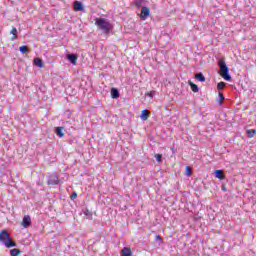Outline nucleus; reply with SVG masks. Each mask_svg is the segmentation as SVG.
I'll list each match as a JSON object with an SVG mask.
<instances>
[{"label":"nucleus","instance_id":"obj_1","mask_svg":"<svg viewBox=\"0 0 256 256\" xmlns=\"http://www.w3.org/2000/svg\"><path fill=\"white\" fill-rule=\"evenodd\" d=\"M95 25L100 31H103L105 35H109L113 31V25L105 18H96Z\"/></svg>","mask_w":256,"mask_h":256},{"label":"nucleus","instance_id":"obj_2","mask_svg":"<svg viewBox=\"0 0 256 256\" xmlns=\"http://www.w3.org/2000/svg\"><path fill=\"white\" fill-rule=\"evenodd\" d=\"M0 243H2L7 249H11V247H17V243L13 241L11 235L7 230H2L0 232Z\"/></svg>","mask_w":256,"mask_h":256},{"label":"nucleus","instance_id":"obj_3","mask_svg":"<svg viewBox=\"0 0 256 256\" xmlns=\"http://www.w3.org/2000/svg\"><path fill=\"white\" fill-rule=\"evenodd\" d=\"M220 68V76L223 78L224 81H231V74H229V66L225 63L224 59L219 60L218 62Z\"/></svg>","mask_w":256,"mask_h":256},{"label":"nucleus","instance_id":"obj_4","mask_svg":"<svg viewBox=\"0 0 256 256\" xmlns=\"http://www.w3.org/2000/svg\"><path fill=\"white\" fill-rule=\"evenodd\" d=\"M46 181H47V185H51V186L59 185L60 183L59 175L57 174V172L49 173L46 176Z\"/></svg>","mask_w":256,"mask_h":256},{"label":"nucleus","instance_id":"obj_5","mask_svg":"<svg viewBox=\"0 0 256 256\" xmlns=\"http://www.w3.org/2000/svg\"><path fill=\"white\" fill-rule=\"evenodd\" d=\"M149 15H151V9L147 6L142 7L140 19H142V21H145V19H147Z\"/></svg>","mask_w":256,"mask_h":256},{"label":"nucleus","instance_id":"obj_6","mask_svg":"<svg viewBox=\"0 0 256 256\" xmlns=\"http://www.w3.org/2000/svg\"><path fill=\"white\" fill-rule=\"evenodd\" d=\"M66 59L71 63V65H77V59H79V56L75 53H70L66 55Z\"/></svg>","mask_w":256,"mask_h":256},{"label":"nucleus","instance_id":"obj_7","mask_svg":"<svg viewBox=\"0 0 256 256\" xmlns=\"http://www.w3.org/2000/svg\"><path fill=\"white\" fill-rule=\"evenodd\" d=\"M54 133L57 135V137H60V139H63L65 137V127L58 126L55 128Z\"/></svg>","mask_w":256,"mask_h":256},{"label":"nucleus","instance_id":"obj_8","mask_svg":"<svg viewBox=\"0 0 256 256\" xmlns=\"http://www.w3.org/2000/svg\"><path fill=\"white\" fill-rule=\"evenodd\" d=\"M22 227H24V229H28V227H31V216L25 215L23 217Z\"/></svg>","mask_w":256,"mask_h":256},{"label":"nucleus","instance_id":"obj_9","mask_svg":"<svg viewBox=\"0 0 256 256\" xmlns=\"http://www.w3.org/2000/svg\"><path fill=\"white\" fill-rule=\"evenodd\" d=\"M74 11H85V7L83 6V2L74 1L73 3Z\"/></svg>","mask_w":256,"mask_h":256},{"label":"nucleus","instance_id":"obj_10","mask_svg":"<svg viewBox=\"0 0 256 256\" xmlns=\"http://www.w3.org/2000/svg\"><path fill=\"white\" fill-rule=\"evenodd\" d=\"M214 176L216 179H219L220 181L225 180V172L223 170H215L214 171Z\"/></svg>","mask_w":256,"mask_h":256},{"label":"nucleus","instance_id":"obj_11","mask_svg":"<svg viewBox=\"0 0 256 256\" xmlns=\"http://www.w3.org/2000/svg\"><path fill=\"white\" fill-rule=\"evenodd\" d=\"M110 94L112 99H119V97L121 96V93H119V89L112 87L110 90Z\"/></svg>","mask_w":256,"mask_h":256},{"label":"nucleus","instance_id":"obj_12","mask_svg":"<svg viewBox=\"0 0 256 256\" xmlns=\"http://www.w3.org/2000/svg\"><path fill=\"white\" fill-rule=\"evenodd\" d=\"M34 65L35 67H39V69H43L45 67L43 59H41L40 57L34 58Z\"/></svg>","mask_w":256,"mask_h":256},{"label":"nucleus","instance_id":"obj_13","mask_svg":"<svg viewBox=\"0 0 256 256\" xmlns=\"http://www.w3.org/2000/svg\"><path fill=\"white\" fill-rule=\"evenodd\" d=\"M140 119L142 121H147V119H149V110H147V109L142 110Z\"/></svg>","mask_w":256,"mask_h":256},{"label":"nucleus","instance_id":"obj_14","mask_svg":"<svg viewBox=\"0 0 256 256\" xmlns=\"http://www.w3.org/2000/svg\"><path fill=\"white\" fill-rule=\"evenodd\" d=\"M195 79H197V81H200V83H205L206 81L205 75H203L201 72L195 74Z\"/></svg>","mask_w":256,"mask_h":256},{"label":"nucleus","instance_id":"obj_15","mask_svg":"<svg viewBox=\"0 0 256 256\" xmlns=\"http://www.w3.org/2000/svg\"><path fill=\"white\" fill-rule=\"evenodd\" d=\"M134 5L137 9H143V5H145V0H134Z\"/></svg>","mask_w":256,"mask_h":256},{"label":"nucleus","instance_id":"obj_16","mask_svg":"<svg viewBox=\"0 0 256 256\" xmlns=\"http://www.w3.org/2000/svg\"><path fill=\"white\" fill-rule=\"evenodd\" d=\"M223 101H225V95H223V92L219 91L218 92V99H217V103L218 105H223Z\"/></svg>","mask_w":256,"mask_h":256},{"label":"nucleus","instance_id":"obj_17","mask_svg":"<svg viewBox=\"0 0 256 256\" xmlns=\"http://www.w3.org/2000/svg\"><path fill=\"white\" fill-rule=\"evenodd\" d=\"M122 256H133V252H131V248L124 247L122 249Z\"/></svg>","mask_w":256,"mask_h":256},{"label":"nucleus","instance_id":"obj_18","mask_svg":"<svg viewBox=\"0 0 256 256\" xmlns=\"http://www.w3.org/2000/svg\"><path fill=\"white\" fill-rule=\"evenodd\" d=\"M246 135L249 139H253V137H255V135H256V130L255 129H248L246 131Z\"/></svg>","mask_w":256,"mask_h":256},{"label":"nucleus","instance_id":"obj_19","mask_svg":"<svg viewBox=\"0 0 256 256\" xmlns=\"http://www.w3.org/2000/svg\"><path fill=\"white\" fill-rule=\"evenodd\" d=\"M189 86H190L191 90L193 91V93H199V86H197V84H195L193 82H189Z\"/></svg>","mask_w":256,"mask_h":256},{"label":"nucleus","instance_id":"obj_20","mask_svg":"<svg viewBox=\"0 0 256 256\" xmlns=\"http://www.w3.org/2000/svg\"><path fill=\"white\" fill-rule=\"evenodd\" d=\"M19 51L22 53V55H25L29 53V47L27 45L20 46Z\"/></svg>","mask_w":256,"mask_h":256},{"label":"nucleus","instance_id":"obj_21","mask_svg":"<svg viewBox=\"0 0 256 256\" xmlns=\"http://www.w3.org/2000/svg\"><path fill=\"white\" fill-rule=\"evenodd\" d=\"M10 255L11 256H19L21 255V250L19 248H14L10 250Z\"/></svg>","mask_w":256,"mask_h":256},{"label":"nucleus","instance_id":"obj_22","mask_svg":"<svg viewBox=\"0 0 256 256\" xmlns=\"http://www.w3.org/2000/svg\"><path fill=\"white\" fill-rule=\"evenodd\" d=\"M226 86H227V83H225V82H219V83L217 84V89H218V91H221V90L225 89Z\"/></svg>","mask_w":256,"mask_h":256},{"label":"nucleus","instance_id":"obj_23","mask_svg":"<svg viewBox=\"0 0 256 256\" xmlns=\"http://www.w3.org/2000/svg\"><path fill=\"white\" fill-rule=\"evenodd\" d=\"M154 157L157 163H163V154H155Z\"/></svg>","mask_w":256,"mask_h":256},{"label":"nucleus","instance_id":"obj_24","mask_svg":"<svg viewBox=\"0 0 256 256\" xmlns=\"http://www.w3.org/2000/svg\"><path fill=\"white\" fill-rule=\"evenodd\" d=\"M10 33H11V35H13L12 41L15 40V39H17V28L12 27V30H11Z\"/></svg>","mask_w":256,"mask_h":256},{"label":"nucleus","instance_id":"obj_25","mask_svg":"<svg viewBox=\"0 0 256 256\" xmlns=\"http://www.w3.org/2000/svg\"><path fill=\"white\" fill-rule=\"evenodd\" d=\"M186 176L187 177H191L193 175V171L191 170V168L189 166H186Z\"/></svg>","mask_w":256,"mask_h":256},{"label":"nucleus","instance_id":"obj_26","mask_svg":"<svg viewBox=\"0 0 256 256\" xmlns=\"http://www.w3.org/2000/svg\"><path fill=\"white\" fill-rule=\"evenodd\" d=\"M155 241L158 242V245H161V243H163V238L161 237V235H156Z\"/></svg>","mask_w":256,"mask_h":256},{"label":"nucleus","instance_id":"obj_27","mask_svg":"<svg viewBox=\"0 0 256 256\" xmlns=\"http://www.w3.org/2000/svg\"><path fill=\"white\" fill-rule=\"evenodd\" d=\"M70 199H71V201H75V199H77V193L75 191L72 192Z\"/></svg>","mask_w":256,"mask_h":256},{"label":"nucleus","instance_id":"obj_28","mask_svg":"<svg viewBox=\"0 0 256 256\" xmlns=\"http://www.w3.org/2000/svg\"><path fill=\"white\" fill-rule=\"evenodd\" d=\"M153 95H155L154 91H150L147 93V96L150 97L151 99H153Z\"/></svg>","mask_w":256,"mask_h":256},{"label":"nucleus","instance_id":"obj_29","mask_svg":"<svg viewBox=\"0 0 256 256\" xmlns=\"http://www.w3.org/2000/svg\"><path fill=\"white\" fill-rule=\"evenodd\" d=\"M221 189L224 191V193H227V186H225V184L221 185Z\"/></svg>","mask_w":256,"mask_h":256},{"label":"nucleus","instance_id":"obj_30","mask_svg":"<svg viewBox=\"0 0 256 256\" xmlns=\"http://www.w3.org/2000/svg\"><path fill=\"white\" fill-rule=\"evenodd\" d=\"M84 215H91V212H89V210H86V211H84Z\"/></svg>","mask_w":256,"mask_h":256}]
</instances>
